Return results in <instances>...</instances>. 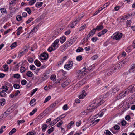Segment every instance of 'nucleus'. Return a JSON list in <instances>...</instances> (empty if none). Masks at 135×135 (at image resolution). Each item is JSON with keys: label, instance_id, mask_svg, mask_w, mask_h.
Instances as JSON below:
<instances>
[{"label": "nucleus", "instance_id": "1", "mask_svg": "<svg viewBox=\"0 0 135 135\" xmlns=\"http://www.w3.org/2000/svg\"><path fill=\"white\" fill-rule=\"evenodd\" d=\"M102 99L100 97H98L94 100L91 102V105H90L88 108L90 110H93L95 109L97 107L103 103L104 101L102 100Z\"/></svg>", "mask_w": 135, "mask_h": 135}, {"label": "nucleus", "instance_id": "2", "mask_svg": "<svg viewBox=\"0 0 135 135\" xmlns=\"http://www.w3.org/2000/svg\"><path fill=\"white\" fill-rule=\"evenodd\" d=\"M89 71V69L85 68H83L82 70H80L77 72V78L80 79L83 77L84 75H85L86 73Z\"/></svg>", "mask_w": 135, "mask_h": 135}, {"label": "nucleus", "instance_id": "3", "mask_svg": "<svg viewBox=\"0 0 135 135\" xmlns=\"http://www.w3.org/2000/svg\"><path fill=\"white\" fill-rule=\"evenodd\" d=\"M134 85H132L131 86H129L127 88L125 89L124 93H133L135 91V87L134 88Z\"/></svg>", "mask_w": 135, "mask_h": 135}, {"label": "nucleus", "instance_id": "4", "mask_svg": "<svg viewBox=\"0 0 135 135\" xmlns=\"http://www.w3.org/2000/svg\"><path fill=\"white\" fill-rule=\"evenodd\" d=\"M40 57L42 60H46L48 57V54L47 52H44L41 54Z\"/></svg>", "mask_w": 135, "mask_h": 135}, {"label": "nucleus", "instance_id": "5", "mask_svg": "<svg viewBox=\"0 0 135 135\" xmlns=\"http://www.w3.org/2000/svg\"><path fill=\"white\" fill-rule=\"evenodd\" d=\"M49 77V76H47L46 73H44L40 76L39 79L41 82H42L47 80Z\"/></svg>", "mask_w": 135, "mask_h": 135}, {"label": "nucleus", "instance_id": "6", "mask_svg": "<svg viewBox=\"0 0 135 135\" xmlns=\"http://www.w3.org/2000/svg\"><path fill=\"white\" fill-rule=\"evenodd\" d=\"M114 35L113 38L117 40H120L122 36V34L120 33H116Z\"/></svg>", "mask_w": 135, "mask_h": 135}, {"label": "nucleus", "instance_id": "7", "mask_svg": "<svg viewBox=\"0 0 135 135\" xmlns=\"http://www.w3.org/2000/svg\"><path fill=\"white\" fill-rule=\"evenodd\" d=\"M113 68H114V69L116 71L121 68L122 67H123V66L122 65L120 62H119L116 64L113 65Z\"/></svg>", "mask_w": 135, "mask_h": 135}, {"label": "nucleus", "instance_id": "8", "mask_svg": "<svg viewBox=\"0 0 135 135\" xmlns=\"http://www.w3.org/2000/svg\"><path fill=\"white\" fill-rule=\"evenodd\" d=\"M75 41V40H74V38H71L65 44V46L67 47H69L72 45L73 43H74Z\"/></svg>", "mask_w": 135, "mask_h": 135}, {"label": "nucleus", "instance_id": "9", "mask_svg": "<svg viewBox=\"0 0 135 135\" xmlns=\"http://www.w3.org/2000/svg\"><path fill=\"white\" fill-rule=\"evenodd\" d=\"M70 81V80H65L62 84V86L63 87H65L69 84Z\"/></svg>", "mask_w": 135, "mask_h": 135}, {"label": "nucleus", "instance_id": "10", "mask_svg": "<svg viewBox=\"0 0 135 135\" xmlns=\"http://www.w3.org/2000/svg\"><path fill=\"white\" fill-rule=\"evenodd\" d=\"M89 107H88L87 109L86 110L84 111L81 113V114L82 115H87L90 112H91L92 110H93L91 109L90 110L89 109H88Z\"/></svg>", "mask_w": 135, "mask_h": 135}, {"label": "nucleus", "instance_id": "11", "mask_svg": "<svg viewBox=\"0 0 135 135\" xmlns=\"http://www.w3.org/2000/svg\"><path fill=\"white\" fill-rule=\"evenodd\" d=\"M59 42V39H56V40L52 43V46L54 47L55 49H57L58 46H57V44Z\"/></svg>", "mask_w": 135, "mask_h": 135}, {"label": "nucleus", "instance_id": "12", "mask_svg": "<svg viewBox=\"0 0 135 135\" xmlns=\"http://www.w3.org/2000/svg\"><path fill=\"white\" fill-rule=\"evenodd\" d=\"M38 27V26L34 27L32 29L29 33V35H32L33 33L36 31L37 30Z\"/></svg>", "mask_w": 135, "mask_h": 135}, {"label": "nucleus", "instance_id": "13", "mask_svg": "<svg viewBox=\"0 0 135 135\" xmlns=\"http://www.w3.org/2000/svg\"><path fill=\"white\" fill-rule=\"evenodd\" d=\"M125 93H119L118 95H117L116 97L117 99L118 100L121 98L125 96Z\"/></svg>", "mask_w": 135, "mask_h": 135}, {"label": "nucleus", "instance_id": "14", "mask_svg": "<svg viewBox=\"0 0 135 135\" xmlns=\"http://www.w3.org/2000/svg\"><path fill=\"white\" fill-rule=\"evenodd\" d=\"M13 111V108L12 107H11L9 108H8L7 110L4 113H7L8 114H10L9 113H11Z\"/></svg>", "mask_w": 135, "mask_h": 135}, {"label": "nucleus", "instance_id": "15", "mask_svg": "<svg viewBox=\"0 0 135 135\" xmlns=\"http://www.w3.org/2000/svg\"><path fill=\"white\" fill-rule=\"evenodd\" d=\"M104 27L102 25H99L96 26L95 28L96 30L99 31L102 29Z\"/></svg>", "mask_w": 135, "mask_h": 135}, {"label": "nucleus", "instance_id": "16", "mask_svg": "<svg viewBox=\"0 0 135 135\" xmlns=\"http://www.w3.org/2000/svg\"><path fill=\"white\" fill-rule=\"evenodd\" d=\"M135 70V64H134L131 65V69L129 70L130 72H132Z\"/></svg>", "mask_w": 135, "mask_h": 135}, {"label": "nucleus", "instance_id": "17", "mask_svg": "<svg viewBox=\"0 0 135 135\" xmlns=\"http://www.w3.org/2000/svg\"><path fill=\"white\" fill-rule=\"evenodd\" d=\"M5 103V100L4 99H0V104L2 106H3Z\"/></svg>", "mask_w": 135, "mask_h": 135}, {"label": "nucleus", "instance_id": "18", "mask_svg": "<svg viewBox=\"0 0 135 135\" xmlns=\"http://www.w3.org/2000/svg\"><path fill=\"white\" fill-rule=\"evenodd\" d=\"M128 62V60L125 59L123 60L122 61L120 62L122 65H123V67L124 66V65L126 64Z\"/></svg>", "mask_w": 135, "mask_h": 135}, {"label": "nucleus", "instance_id": "19", "mask_svg": "<svg viewBox=\"0 0 135 135\" xmlns=\"http://www.w3.org/2000/svg\"><path fill=\"white\" fill-rule=\"evenodd\" d=\"M18 0H10L9 2V4L11 6V5H15L16 3Z\"/></svg>", "mask_w": 135, "mask_h": 135}, {"label": "nucleus", "instance_id": "20", "mask_svg": "<svg viewBox=\"0 0 135 135\" xmlns=\"http://www.w3.org/2000/svg\"><path fill=\"white\" fill-rule=\"evenodd\" d=\"M66 40V37L65 36H62L60 38V41L61 43H63Z\"/></svg>", "mask_w": 135, "mask_h": 135}, {"label": "nucleus", "instance_id": "21", "mask_svg": "<svg viewBox=\"0 0 135 135\" xmlns=\"http://www.w3.org/2000/svg\"><path fill=\"white\" fill-rule=\"evenodd\" d=\"M112 74V71H110V70L109 69L106 72L105 75V76H109Z\"/></svg>", "mask_w": 135, "mask_h": 135}, {"label": "nucleus", "instance_id": "22", "mask_svg": "<svg viewBox=\"0 0 135 135\" xmlns=\"http://www.w3.org/2000/svg\"><path fill=\"white\" fill-rule=\"evenodd\" d=\"M42 2H37L35 4V6L38 8L41 7L43 4Z\"/></svg>", "mask_w": 135, "mask_h": 135}, {"label": "nucleus", "instance_id": "23", "mask_svg": "<svg viewBox=\"0 0 135 135\" xmlns=\"http://www.w3.org/2000/svg\"><path fill=\"white\" fill-rule=\"evenodd\" d=\"M34 63L37 66L39 67L41 65V64L40 62L38 60H36L34 61Z\"/></svg>", "mask_w": 135, "mask_h": 135}, {"label": "nucleus", "instance_id": "24", "mask_svg": "<svg viewBox=\"0 0 135 135\" xmlns=\"http://www.w3.org/2000/svg\"><path fill=\"white\" fill-rule=\"evenodd\" d=\"M58 121L56 118L53 121H51L50 123L51 126H52L55 124Z\"/></svg>", "mask_w": 135, "mask_h": 135}, {"label": "nucleus", "instance_id": "25", "mask_svg": "<svg viewBox=\"0 0 135 135\" xmlns=\"http://www.w3.org/2000/svg\"><path fill=\"white\" fill-rule=\"evenodd\" d=\"M26 75L27 76L31 77L32 76L33 73L30 71H28L26 73Z\"/></svg>", "mask_w": 135, "mask_h": 135}, {"label": "nucleus", "instance_id": "26", "mask_svg": "<svg viewBox=\"0 0 135 135\" xmlns=\"http://www.w3.org/2000/svg\"><path fill=\"white\" fill-rule=\"evenodd\" d=\"M16 19L17 21H20L22 20V17L20 15H18L16 17Z\"/></svg>", "mask_w": 135, "mask_h": 135}, {"label": "nucleus", "instance_id": "27", "mask_svg": "<svg viewBox=\"0 0 135 135\" xmlns=\"http://www.w3.org/2000/svg\"><path fill=\"white\" fill-rule=\"evenodd\" d=\"M87 93H81V94L79 96V97L80 99H83L85 97Z\"/></svg>", "mask_w": 135, "mask_h": 135}, {"label": "nucleus", "instance_id": "28", "mask_svg": "<svg viewBox=\"0 0 135 135\" xmlns=\"http://www.w3.org/2000/svg\"><path fill=\"white\" fill-rule=\"evenodd\" d=\"M65 116L66 115H65V114H63L57 118H56V119L58 121L63 118H64Z\"/></svg>", "mask_w": 135, "mask_h": 135}, {"label": "nucleus", "instance_id": "29", "mask_svg": "<svg viewBox=\"0 0 135 135\" xmlns=\"http://www.w3.org/2000/svg\"><path fill=\"white\" fill-rule=\"evenodd\" d=\"M17 42H15L12 44V45L10 46V47L11 49L14 48L17 46Z\"/></svg>", "mask_w": 135, "mask_h": 135}, {"label": "nucleus", "instance_id": "30", "mask_svg": "<svg viewBox=\"0 0 135 135\" xmlns=\"http://www.w3.org/2000/svg\"><path fill=\"white\" fill-rule=\"evenodd\" d=\"M22 27L21 26L17 30V35L18 36L20 34V31L22 30Z\"/></svg>", "mask_w": 135, "mask_h": 135}, {"label": "nucleus", "instance_id": "31", "mask_svg": "<svg viewBox=\"0 0 135 135\" xmlns=\"http://www.w3.org/2000/svg\"><path fill=\"white\" fill-rule=\"evenodd\" d=\"M84 50L83 49L82 47H79L76 50L77 52H80L83 51Z\"/></svg>", "mask_w": 135, "mask_h": 135}, {"label": "nucleus", "instance_id": "32", "mask_svg": "<svg viewBox=\"0 0 135 135\" xmlns=\"http://www.w3.org/2000/svg\"><path fill=\"white\" fill-rule=\"evenodd\" d=\"M2 89L3 91L6 92L8 90L7 86L6 85L3 86L2 88Z\"/></svg>", "mask_w": 135, "mask_h": 135}, {"label": "nucleus", "instance_id": "33", "mask_svg": "<svg viewBox=\"0 0 135 135\" xmlns=\"http://www.w3.org/2000/svg\"><path fill=\"white\" fill-rule=\"evenodd\" d=\"M20 72L21 73H23L24 72H25L27 69L25 68V67L22 66L20 68Z\"/></svg>", "mask_w": 135, "mask_h": 135}, {"label": "nucleus", "instance_id": "34", "mask_svg": "<svg viewBox=\"0 0 135 135\" xmlns=\"http://www.w3.org/2000/svg\"><path fill=\"white\" fill-rule=\"evenodd\" d=\"M96 29L95 28L93 29L89 33L93 36L94 34L96 32Z\"/></svg>", "mask_w": 135, "mask_h": 135}, {"label": "nucleus", "instance_id": "35", "mask_svg": "<svg viewBox=\"0 0 135 135\" xmlns=\"http://www.w3.org/2000/svg\"><path fill=\"white\" fill-rule=\"evenodd\" d=\"M24 53L25 51H20L19 53L18 57L20 58L24 54Z\"/></svg>", "mask_w": 135, "mask_h": 135}, {"label": "nucleus", "instance_id": "36", "mask_svg": "<svg viewBox=\"0 0 135 135\" xmlns=\"http://www.w3.org/2000/svg\"><path fill=\"white\" fill-rule=\"evenodd\" d=\"M16 131V130L15 128H13L12 129L11 131L9 133V135H12Z\"/></svg>", "mask_w": 135, "mask_h": 135}, {"label": "nucleus", "instance_id": "37", "mask_svg": "<svg viewBox=\"0 0 135 135\" xmlns=\"http://www.w3.org/2000/svg\"><path fill=\"white\" fill-rule=\"evenodd\" d=\"M37 109L36 108H35L32 111V112H31L30 113V115H33V114H34L35 113L37 112Z\"/></svg>", "mask_w": 135, "mask_h": 135}, {"label": "nucleus", "instance_id": "38", "mask_svg": "<svg viewBox=\"0 0 135 135\" xmlns=\"http://www.w3.org/2000/svg\"><path fill=\"white\" fill-rule=\"evenodd\" d=\"M54 129L53 127H52L49 129L47 131V132L49 134L51 133Z\"/></svg>", "mask_w": 135, "mask_h": 135}, {"label": "nucleus", "instance_id": "39", "mask_svg": "<svg viewBox=\"0 0 135 135\" xmlns=\"http://www.w3.org/2000/svg\"><path fill=\"white\" fill-rule=\"evenodd\" d=\"M131 23V21L130 20H127L126 22V25L128 27H130V25Z\"/></svg>", "mask_w": 135, "mask_h": 135}, {"label": "nucleus", "instance_id": "40", "mask_svg": "<svg viewBox=\"0 0 135 135\" xmlns=\"http://www.w3.org/2000/svg\"><path fill=\"white\" fill-rule=\"evenodd\" d=\"M36 0H31L28 2L29 5H33L36 2Z\"/></svg>", "mask_w": 135, "mask_h": 135}, {"label": "nucleus", "instance_id": "41", "mask_svg": "<svg viewBox=\"0 0 135 135\" xmlns=\"http://www.w3.org/2000/svg\"><path fill=\"white\" fill-rule=\"evenodd\" d=\"M51 97L50 96H48L45 99L44 103H45L48 102L51 99Z\"/></svg>", "mask_w": 135, "mask_h": 135}, {"label": "nucleus", "instance_id": "42", "mask_svg": "<svg viewBox=\"0 0 135 135\" xmlns=\"http://www.w3.org/2000/svg\"><path fill=\"white\" fill-rule=\"evenodd\" d=\"M47 126L46 124L44 125L42 127V130L43 132H45L46 129L47 127Z\"/></svg>", "mask_w": 135, "mask_h": 135}, {"label": "nucleus", "instance_id": "43", "mask_svg": "<svg viewBox=\"0 0 135 135\" xmlns=\"http://www.w3.org/2000/svg\"><path fill=\"white\" fill-rule=\"evenodd\" d=\"M56 76L55 75H52L51 76V79L52 80L56 81Z\"/></svg>", "mask_w": 135, "mask_h": 135}, {"label": "nucleus", "instance_id": "44", "mask_svg": "<svg viewBox=\"0 0 135 135\" xmlns=\"http://www.w3.org/2000/svg\"><path fill=\"white\" fill-rule=\"evenodd\" d=\"M4 68V71H8V67L7 65L6 64H5L3 66Z\"/></svg>", "mask_w": 135, "mask_h": 135}, {"label": "nucleus", "instance_id": "45", "mask_svg": "<svg viewBox=\"0 0 135 135\" xmlns=\"http://www.w3.org/2000/svg\"><path fill=\"white\" fill-rule=\"evenodd\" d=\"M0 10L2 13H7V12L6 11V9L4 8H1Z\"/></svg>", "mask_w": 135, "mask_h": 135}, {"label": "nucleus", "instance_id": "46", "mask_svg": "<svg viewBox=\"0 0 135 135\" xmlns=\"http://www.w3.org/2000/svg\"><path fill=\"white\" fill-rule=\"evenodd\" d=\"M56 103L54 102L51 104L50 106V108H54L56 105Z\"/></svg>", "mask_w": 135, "mask_h": 135}, {"label": "nucleus", "instance_id": "47", "mask_svg": "<svg viewBox=\"0 0 135 135\" xmlns=\"http://www.w3.org/2000/svg\"><path fill=\"white\" fill-rule=\"evenodd\" d=\"M20 77V75L18 74H16L14 75L13 77L17 78L19 79Z\"/></svg>", "mask_w": 135, "mask_h": 135}, {"label": "nucleus", "instance_id": "48", "mask_svg": "<svg viewBox=\"0 0 135 135\" xmlns=\"http://www.w3.org/2000/svg\"><path fill=\"white\" fill-rule=\"evenodd\" d=\"M13 87L15 89H17L20 88V86L18 84L16 83L13 85Z\"/></svg>", "mask_w": 135, "mask_h": 135}, {"label": "nucleus", "instance_id": "49", "mask_svg": "<svg viewBox=\"0 0 135 135\" xmlns=\"http://www.w3.org/2000/svg\"><path fill=\"white\" fill-rule=\"evenodd\" d=\"M106 110V109L103 110L100 113H99L98 114L99 115L100 117H101L102 116H103V115L104 114L103 112H105Z\"/></svg>", "mask_w": 135, "mask_h": 135}, {"label": "nucleus", "instance_id": "50", "mask_svg": "<svg viewBox=\"0 0 135 135\" xmlns=\"http://www.w3.org/2000/svg\"><path fill=\"white\" fill-rule=\"evenodd\" d=\"M26 11H27V12H28V13L29 14H30L31 13V10L30 9V8L29 7H27L26 8L25 10Z\"/></svg>", "mask_w": 135, "mask_h": 135}, {"label": "nucleus", "instance_id": "51", "mask_svg": "<svg viewBox=\"0 0 135 135\" xmlns=\"http://www.w3.org/2000/svg\"><path fill=\"white\" fill-rule=\"evenodd\" d=\"M113 127L115 130H118L120 129V127L118 125H115Z\"/></svg>", "mask_w": 135, "mask_h": 135}, {"label": "nucleus", "instance_id": "52", "mask_svg": "<svg viewBox=\"0 0 135 135\" xmlns=\"http://www.w3.org/2000/svg\"><path fill=\"white\" fill-rule=\"evenodd\" d=\"M30 68L31 70H35L36 68L33 65H31L30 66Z\"/></svg>", "mask_w": 135, "mask_h": 135}, {"label": "nucleus", "instance_id": "53", "mask_svg": "<svg viewBox=\"0 0 135 135\" xmlns=\"http://www.w3.org/2000/svg\"><path fill=\"white\" fill-rule=\"evenodd\" d=\"M76 59L77 61H81L82 59V57L81 55H79L77 57Z\"/></svg>", "mask_w": 135, "mask_h": 135}, {"label": "nucleus", "instance_id": "54", "mask_svg": "<svg viewBox=\"0 0 135 135\" xmlns=\"http://www.w3.org/2000/svg\"><path fill=\"white\" fill-rule=\"evenodd\" d=\"M63 123V122L62 121H61L60 122L57 123V126L59 127H60L61 125Z\"/></svg>", "mask_w": 135, "mask_h": 135}, {"label": "nucleus", "instance_id": "55", "mask_svg": "<svg viewBox=\"0 0 135 135\" xmlns=\"http://www.w3.org/2000/svg\"><path fill=\"white\" fill-rule=\"evenodd\" d=\"M64 68L65 69H71V68L69 66L68 64H66L65 65Z\"/></svg>", "mask_w": 135, "mask_h": 135}, {"label": "nucleus", "instance_id": "56", "mask_svg": "<svg viewBox=\"0 0 135 135\" xmlns=\"http://www.w3.org/2000/svg\"><path fill=\"white\" fill-rule=\"evenodd\" d=\"M68 65H69V66L71 68V67L73 65V62L72 61H70L69 62V64Z\"/></svg>", "mask_w": 135, "mask_h": 135}, {"label": "nucleus", "instance_id": "57", "mask_svg": "<svg viewBox=\"0 0 135 135\" xmlns=\"http://www.w3.org/2000/svg\"><path fill=\"white\" fill-rule=\"evenodd\" d=\"M55 49H55V48L54 49H53V48L52 47H50L48 48V49H47V50L49 52H51L52 50H54Z\"/></svg>", "mask_w": 135, "mask_h": 135}, {"label": "nucleus", "instance_id": "58", "mask_svg": "<svg viewBox=\"0 0 135 135\" xmlns=\"http://www.w3.org/2000/svg\"><path fill=\"white\" fill-rule=\"evenodd\" d=\"M86 80L85 79V78H83L81 81L79 82V84H83L85 83V82Z\"/></svg>", "mask_w": 135, "mask_h": 135}, {"label": "nucleus", "instance_id": "59", "mask_svg": "<svg viewBox=\"0 0 135 135\" xmlns=\"http://www.w3.org/2000/svg\"><path fill=\"white\" fill-rule=\"evenodd\" d=\"M21 83L22 85H25L26 84L27 81L26 80H23L21 81Z\"/></svg>", "mask_w": 135, "mask_h": 135}, {"label": "nucleus", "instance_id": "60", "mask_svg": "<svg viewBox=\"0 0 135 135\" xmlns=\"http://www.w3.org/2000/svg\"><path fill=\"white\" fill-rule=\"evenodd\" d=\"M100 120V119H98L96 120L94 122L92 123V124H93V125H94L96 124L99 122Z\"/></svg>", "mask_w": 135, "mask_h": 135}, {"label": "nucleus", "instance_id": "61", "mask_svg": "<svg viewBox=\"0 0 135 135\" xmlns=\"http://www.w3.org/2000/svg\"><path fill=\"white\" fill-rule=\"evenodd\" d=\"M25 122V120L23 119L21 120H19L17 121L18 123V125H20V123H22Z\"/></svg>", "mask_w": 135, "mask_h": 135}, {"label": "nucleus", "instance_id": "62", "mask_svg": "<svg viewBox=\"0 0 135 135\" xmlns=\"http://www.w3.org/2000/svg\"><path fill=\"white\" fill-rule=\"evenodd\" d=\"M33 20V18H31L29 19L26 21V23L27 24H28L31 21H32Z\"/></svg>", "mask_w": 135, "mask_h": 135}, {"label": "nucleus", "instance_id": "63", "mask_svg": "<svg viewBox=\"0 0 135 135\" xmlns=\"http://www.w3.org/2000/svg\"><path fill=\"white\" fill-rule=\"evenodd\" d=\"M98 56L97 55H94L93 56L91 57V58L92 60H95L97 59L98 58Z\"/></svg>", "mask_w": 135, "mask_h": 135}, {"label": "nucleus", "instance_id": "64", "mask_svg": "<svg viewBox=\"0 0 135 135\" xmlns=\"http://www.w3.org/2000/svg\"><path fill=\"white\" fill-rule=\"evenodd\" d=\"M107 30L106 29H104L102 30L101 32L103 35L105 34L107 31Z\"/></svg>", "mask_w": 135, "mask_h": 135}]
</instances>
